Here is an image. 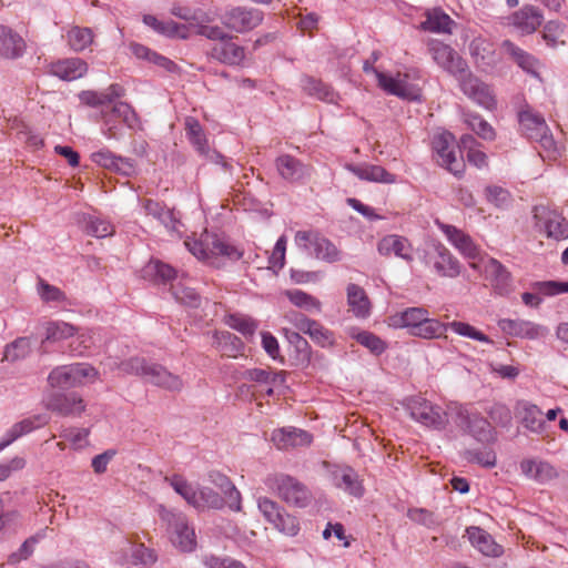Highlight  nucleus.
Wrapping results in <instances>:
<instances>
[{
	"label": "nucleus",
	"mask_w": 568,
	"mask_h": 568,
	"mask_svg": "<svg viewBox=\"0 0 568 568\" xmlns=\"http://www.w3.org/2000/svg\"><path fill=\"white\" fill-rule=\"evenodd\" d=\"M184 245L196 258L214 267L221 266V256L231 261H237L243 256V252L237 247L209 232H204L199 240H185Z\"/></svg>",
	"instance_id": "nucleus-1"
},
{
	"label": "nucleus",
	"mask_w": 568,
	"mask_h": 568,
	"mask_svg": "<svg viewBox=\"0 0 568 568\" xmlns=\"http://www.w3.org/2000/svg\"><path fill=\"white\" fill-rule=\"evenodd\" d=\"M119 368L123 373L141 376L149 383L168 390L178 392L183 387V382L178 375L172 374L162 365L148 363L144 358H129L121 362Z\"/></svg>",
	"instance_id": "nucleus-2"
},
{
	"label": "nucleus",
	"mask_w": 568,
	"mask_h": 568,
	"mask_svg": "<svg viewBox=\"0 0 568 568\" xmlns=\"http://www.w3.org/2000/svg\"><path fill=\"white\" fill-rule=\"evenodd\" d=\"M265 484L288 506L305 508L313 500V494L308 487L291 475H270Z\"/></svg>",
	"instance_id": "nucleus-3"
},
{
	"label": "nucleus",
	"mask_w": 568,
	"mask_h": 568,
	"mask_svg": "<svg viewBox=\"0 0 568 568\" xmlns=\"http://www.w3.org/2000/svg\"><path fill=\"white\" fill-rule=\"evenodd\" d=\"M159 516L166 524L172 544L184 552L196 548L194 528L190 527L186 516L181 511L159 507Z\"/></svg>",
	"instance_id": "nucleus-4"
},
{
	"label": "nucleus",
	"mask_w": 568,
	"mask_h": 568,
	"mask_svg": "<svg viewBox=\"0 0 568 568\" xmlns=\"http://www.w3.org/2000/svg\"><path fill=\"white\" fill-rule=\"evenodd\" d=\"M518 122L527 139L538 142L549 154L557 151L556 142L541 114L530 106H525L518 112Z\"/></svg>",
	"instance_id": "nucleus-5"
},
{
	"label": "nucleus",
	"mask_w": 568,
	"mask_h": 568,
	"mask_svg": "<svg viewBox=\"0 0 568 568\" xmlns=\"http://www.w3.org/2000/svg\"><path fill=\"white\" fill-rule=\"evenodd\" d=\"M295 244L313 254L316 258L327 263H334L341 260V252L326 237L315 231H297L294 237Z\"/></svg>",
	"instance_id": "nucleus-6"
},
{
	"label": "nucleus",
	"mask_w": 568,
	"mask_h": 568,
	"mask_svg": "<svg viewBox=\"0 0 568 568\" xmlns=\"http://www.w3.org/2000/svg\"><path fill=\"white\" fill-rule=\"evenodd\" d=\"M432 148L440 166L446 168L454 175H460L464 172L465 165L463 159L457 158L456 140L450 132L435 133L432 139Z\"/></svg>",
	"instance_id": "nucleus-7"
},
{
	"label": "nucleus",
	"mask_w": 568,
	"mask_h": 568,
	"mask_svg": "<svg viewBox=\"0 0 568 568\" xmlns=\"http://www.w3.org/2000/svg\"><path fill=\"white\" fill-rule=\"evenodd\" d=\"M410 417L424 426L444 429L448 424V414L440 406L423 397H413L407 403Z\"/></svg>",
	"instance_id": "nucleus-8"
},
{
	"label": "nucleus",
	"mask_w": 568,
	"mask_h": 568,
	"mask_svg": "<svg viewBox=\"0 0 568 568\" xmlns=\"http://www.w3.org/2000/svg\"><path fill=\"white\" fill-rule=\"evenodd\" d=\"M427 47L436 64L452 74L456 80L468 70L466 60L449 44L434 39L428 42Z\"/></svg>",
	"instance_id": "nucleus-9"
},
{
	"label": "nucleus",
	"mask_w": 568,
	"mask_h": 568,
	"mask_svg": "<svg viewBox=\"0 0 568 568\" xmlns=\"http://www.w3.org/2000/svg\"><path fill=\"white\" fill-rule=\"evenodd\" d=\"M263 19L264 13L260 9L233 7L224 12L222 23L231 31L245 33L258 27Z\"/></svg>",
	"instance_id": "nucleus-10"
},
{
	"label": "nucleus",
	"mask_w": 568,
	"mask_h": 568,
	"mask_svg": "<svg viewBox=\"0 0 568 568\" xmlns=\"http://www.w3.org/2000/svg\"><path fill=\"white\" fill-rule=\"evenodd\" d=\"M532 212L536 227L547 237L557 241L568 237V221L560 213L545 205H536Z\"/></svg>",
	"instance_id": "nucleus-11"
},
{
	"label": "nucleus",
	"mask_w": 568,
	"mask_h": 568,
	"mask_svg": "<svg viewBox=\"0 0 568 568\" xmlns=\"http://www.w3.org/2000/svg\"><path fill=\"white\" fill-rule=\"evenodd\" d=\"M425 262L433 266L437 275L455 278L460 274V263L442 243L433 244L426 251Z\"/></svg>",
	"instance_id": "nucleus-12"
},
{
	"label": "nucleus",
	"mask_w": 568,
	"mask_h": 568,
	"mask_svg": "<svg viewBox=\"0 0 568 568\" xmlns=\"http://www.w3.org/2000/svg\"><path fill=\"white\" fill-rule=\"evenodd\" d=\"M378 87L386 93L407 100H419L420 88L409 81V74L397 73L395 77L378 74Z\"/></svg>",
	"instance_id": "nucleus-13"
},
{
	"label": "nucleus",
	"mask_w": 568,
	"mask_h": 568,
	"mask_svg": "<svg viewBox=\"0 0 568 568\" xmlns=\"http://www.w3.org/2000/svg\"><path fill=\"white\" fill-rule=\"evenodd\" d=\"M460 90L477 104L485 109H493L496 104L490 88L475 77L468 69L457 79Z\"/></svg>",
	"instance_id": "nucleus-14"
},
{
	"label": "nucleus",
	"mask_w": 568,
	"mask_h": 568,
	"mask_svg": "<svg viewBox=\"0 0 568 568\" xmlns=\"http://www.w3.org/2000/svg\"><path fill=\"white\" fill-rule=\"evenodd\" d=\"M460 90L477 104L485 109H493L496 104L490 88L475 77L468 69L457 79Z\"/></svg>",
	"instance_id": "nucleus-15"
},
{
	"label": "nucleus",
	"mask_w": 568,
	"mask_h": 568,
	"mask_svg": "<svg viewBox=\"0 0 568 568\" xmlns=\"http://www.w3.org/2000/svg\"><path fill=\"white\" fill-rule=\"evenodd\" d=\"M483 272L485 278L490 283L497 294L508 295L513 292L511 274L498 260L494 257L487 258Z\"/></svg>",
	"instance_id": "nucleus-16"
},
{
	"label": "nucleus",
	"mask_w": 568,
	"mask_h": 568,
	"mask_svg": "<svg viewBox=\"0 0 568 568\" xmlns=\"http://www.w3.org/2000/svg\"><path fill=\"white\" fill-rule=\"evenodd\" d=\"M111 115L121 119L129 128H134L138 124L136 113L131 105L125 102H116L113 104L110 113L102 111V133L108 139H115L118 136L116 125L112 122Z\"/></svg>",
	"instance_id": "nucleus-17"
},
{
	"label": "nucleus",
	"mask_w": 568,
	"mask_h": 568,
	"mask_svg": "<svg viewBox=\"0 0 568 568\" xmlns=\"http://www.w3.org/2000/svg\"><path fill=\"white\" fill-rule=\"evenodd\" d=\"M376 248L379 255L385 257H389L392 254H394L396 257H399L408 263L414 260L413 246L409 240L398 234H388L383 236L377 242Z\"/></svg>",
	"instance_id": "nucleus-18"
},
{
	"label": "nucleus",
	"mask_w": 568,
	"mask_h": 568,
	"mask_svg": "<svg viewBox=\"0 0 568 568\" xmlns=\"http://www.w3.org/2000/svg\"><path fill=\"white\" fill-rule=\"evenodd\" d=\"M498 327L507 335L520 338L536 339L547 334V328L526 320L501 318Z\"/></svg>",
	"instance_id": "nucleus-19"
},
{
	"label": "nucleus",
	"mask_w": 568,
	"mask_h": 568,
	"mask_svg": "<svg viewBox=\"0 0 568 568\" xmlns=\"http://www.w3.org/2000/svg\"><path fill=\"white\" fill-rule=\"evenodd\" d=\"M141 204L146 215H151L158 220L169 232L181 235V227L183 225L175 216L173 210L152 199L142 200Z\"/></svg>",
	"instance_id": "nucleus-20"
},
{
	"label": "nucleus",
	"mask_w": 568,
	"mask_h": 568,
	"mask_svg": "<svg viewBox=\"0 0 568 568\" xmlns=\"http://www.w3.org/2000/svg\"><path fill=\"white\" fill-rule=\"evenodd\" d=\"M49 418L45 415H33L13 424L0 439V452L11 445L20 437L30 434L31 432L45 426Z\"/></svg>",
	"instance_id": "nucleus-21"
},
{
	"label": "nucleus",
	"mask_w": 568,
	"mask_h": 568,
	"mask_svg": "<svg viewBox=\"0 0 568 568\" xmlns=\"http://www.w3.org/2000/svg\"><path fill=\"white\" fill-rule=\"evenodd\" d=\"M439 230L447 240L467 258L476 260L480 256L479 247L471 237L454 225L438 223Z\"/></svg>",
	"instance_id": "nucleus-22"
},
{
	"label": "nucleus",
	"mask_w": 568,
	"mask_h": 568,
	"mask_svg": "<svg viewBox=\"0 0 568 568\" xmlns=\"http://www.w3.org/2000/svg\"><path fill=\"white\" fill-rule=\"evenodd\" d=\"M88 63L81 58H67L54 61L49 65L50 74L63 80L74 81L88 72Z\"/></svg>",
	"instance_id": "nucleus-23"
},
{
	"label": "nucleus",
	"mask_w": 568,
	"mask_h": 568,
	"mask_svg": "<svg viewBox=\"0 0 568 568\" xmlns=\"http://www.w3.org/2000/svg\"><path fill=\"white\" fill-rule=\"evenodd\" d=\"M544 16L541 11L530 4H526L509 17V22L524 34L535 32L541 26Z\"/></svg>",
	"instance_id": "nucleus-24"
},
{
	"label": "nucleus",
	"mask_w": 568,
	"mask_h": 568,
	"mask_svg": "<svg viewBox=\"0 0 568 568\" xmlns=\"http://www.w3.org/2000/svg\"><path fill=\"white\" fill-rule=\"evenodd\" d=\"M275 166L281 178L291 183L301 182L311 174L307 165L290 154L280 155Z\"/></svg>",
	"instance_id": "nucleus-25"
},
{
	"label": "nucleus",
	"mask_w": 568,
	"mask_h": 568,
	"mask_svg": "<svg viewBox=\"0 0 568 568\" xmlns=\"http://www.w3.org/2000/svg\"><path fill=\"white\" fill-rule=\"evenodd\" d=\"M271 440L278 449H288L292 447L310 445L312 442V435L300 428L283 427L273 430Z\"/></svg>",
	"instance_id": "nucleus-26"
},
{
	"label": "nucleus",
	"mask_w": 568,
	"mask_h": 568,
	"mask_svg": "<svg viewBox=\"0 0 568 568\" xmlns=\"http://www.w3.org/2000/svg\"><path fill=\"white\" fill-rule=\"evenodd\" d=\"M346 169L363 181L384 184H393L396 182V175L389 173L381 165L368 163L347 164Z\"/></svg>",
	"instance_id": "nucleus-27"
},
{
	"label": "nucleus",
	"mask_w": 568,
	"mask_h": 568,
	"mask_svg": "<svg viewBox=\"0 0 568 568\" xmlns=\"http://www.w3.org/2000/svg\"><path fill=\"white\" fill-rule=\"evenodd\" d=\"M26 51L23 38L11 28L0 26V57L4 59H19Z\"/></svg>",
	"instance_id": "nucleus-28"
},
{
	"label": "nucleus",
	"mask_w": 568,
	"mask_h": 568,
	"mask_svg": "<svg viewBox=\"0 0 568 568\" xmlns=\"http://www.w3.org/2000/svg\"><path fill=\"white\" fill-rule=\"evenodd\" d=\"M518 415L520 423L529 432L536 435H544L546 433L547 425L542 418V412L537 405L529 402H519Z\"/></svg>",
	"instance_id": "nucleus-29"
},
{
	"label": "nucleus",
	"mask_w": 568,
	"mask_h": 568,
	"mask_svg": "<svg viewBox=\"0 0 568 568\" xmlns=\"http://www.w3.org/2000/svg\"><path fill=\"white\" fill-rule=\"evenodd\" d=\"M501 49L525 72L538 78L539 61L532 54L516 45L510 40H504Z\"/></svg>",
	"instance_id": "nucleus-30"
},
{
	"label": "nucleus",
	"mask_w": 568,
	"mask_h": 568,
	"mask_svg": "<svg viewBox=\"0 0 568 568\" xmlns=\"http://www.w3.org/2000/svg\"><path fill=\"white\" fill-rule=\"evenodd\" d=\"M47 407L61 416L78 415L84 410L83 399L75 393L53 395Z\"/></svg>",
	"instance_id": "nucleus-31"
},
{
	"label": "nucleus",
	"mask_w": 568,
	"mask_h": 568,
	"mask_svg": "<svg viewBox=\"0 0 568 568\" xmlns=\"http://www.w3.org/2000/svg\"><path fill=\"white\" fill-rule=\"evenodd\" d=\"M185 131L189 141L200 155L210 160H216L221 158V155L215 151L210 150L204 130L197 120L194 118H187L185 121Z\"/></svg>",
	"instance_id": "nucleus-32"
},
{
	"label": "nucleus",
	"mask_w": 568,
	"mask_h": 568,
	"mask_svg": "<svg viewBox=\"0 0 568 568\" xmlns=\"http://www.w3.org/2000/svg\"><path fill=\"white\" fill-rule=\"evenodd\" d=\"M466 534L470 544L483 555L498 557L503 554V547L494 540L490 534L480 527H468Z\"/></svg>",
	"instance_id": "nucleus-33"
},
{
	"label": "nucleus",
	"mask_w": 568,
	"mask_h": 568,
	"mask_svg": "<svg viewBox=\"0 0 568 568\" xmlns=\"http://www.w3.org/2000/svg\"><path fill=\"white\" fill-rule=\"evenodd\" d=\"M521 473L529 479L546 484L557 477L555 467L545 460L524 459L520 463Z\"/></svg>",
	"instance_id": "nucleus-34"
},
{
	"label": "nucleus",
	"mask_w": 568,
	"mask_h": 568,
	"mask_svg": "<svg viewBox=\"0 0 568 568\" xmlns=\"http://www.w3.org/2000/svg\"><path fill=\"white\" fill-rule=\"evenodd\" d=\"M334 485L354 497L364 495V487L358 474L351 467H343L333 473Z\"/></svg>",
	"instance_id": "nucleus-35"
},
{
	"label": "nucleus",
	"mask_w": 568,
	"mask_h": 568,
	"mask_svg": "<svg viewBox=\"0 0 568 568\" xmlns=\"http://www.w3.org/2000/svg\"><path fill=\"white\" fill-rule=\"evenodd\" d=\"M348 311L354 316L365 318L371 312V302L363 287L357 284L351 283L346 288Z\"/></svg>",
	"instance_id": "nucleus-36"
},
{
	"label": "nucleus",
	"mask_w": 568,
	"mask_h": 568,
	"mask_svg": "<svg viewBox=\"0 0 568 568\" xmlns=\"http://www.w3.org/2000/svg\"><path fill=\"white\" fill-rule=\"evenodd\" d=\"M212 57L223 63L237 65L244 60V48L226 39L212 48Z\"/></svg>",
	"instance_id": "nucleus-37"
},
{
	"label": "nucleus",
	"mask_w": 568,
	"mask_h": 568,
	"mask_svg": "<svg viewBox=\"0 0 568 568\" xmlns=\"http://www.w3.org/2000/svg\"><path fill=\"white\" fill-rule=\"evenodd\" d=\"M428 315L429 312L424 307H408L392 316L390 321L392 325L406 328L408 334H410Z\"/></svg>",
	"instance_id": "nucleus-38"
},
{
	"label": "nucleus",
	"mask_w": 568,
	"mask_h": 568,
	"mask_svg": "<svg viewBox=\"0 0 568 568\" xmlns=\"http://www.w3.org/2000/svg\"><path fill=\"white\" fill-rule=\"evenodd\" d=\"M212 345L226 357H236L243 349L242 341L227 331H215Z\"/></svg>",
	"instance_id": "nucleus-39"
},
{
	"label": "nucleus",
	"mask_w": 568,
	"mask_h": 568,
	"mask_svg": "<svg viewBox=\"0 0 568 568\" xmlns=\"http://www.w3.org/2000/svg\"><path fill=\"white\" fill-rule=\"evenodd\" d=\"M175 275L176 271L160 260H151L141 270V276L153 283H166L173 280Z\"/></svg>",
	"instance_id": "nucleus-40"
},
{
	"label": "nucleus",
	"mask_w": 568,
	"mask_h": 568,
	"mask_svg": "<svg viewBox=\"0 0 568 568\" xmlns=\"http://www.w3.org/2000/svg\"><path fill=\"white\" fill-rule=\"evenodd\" d=\"M301 84L303 91L308 95L328 103H336L338 98L337 93H335L334 90L323 81L305 75L301 79Z\"/></svg>",
	"instance_id": "nucleus-41"
},
{
	"label": "nucleus",
	"mask_w": 568,
	"mask_h": 568,
	"mask_svg": "<svg viewBox=\"0 0 568 568\" xmlns=\"http://www.w3.org/2000/svg\"><path fill=\"white\" fill-rule=\"evenodd\" d=\"M454 21L450 17L440 9H433L427 12L426 20L422 23L424 30L438 32V33H452V27Z\"/></svg>",
	"instance_id": "nucleus-42"
},
{
	"label": "nucleus",
	"mask_w": 568,
	"mask_h": 568,
	"mask_svg": "<svg viewBox=\"0 0 568 568\" xmlns=\"http://www.w3.org/2000/svg\"><path fill=\"white\" fill-rule=\"evenodd\" d=\"M447 329L448 325L446 323H442L436 318H430L428 315L427 318L422 322L409 335L425 339H434L446 337L445 333Z\"/></svg>",
	"instance_id": "nucleus-43"
},
{
	"label": "nucleus",
	"mask_w": 568,
	"mask_h": 568,
	"mask_svg": "<svg viewBox=\"0 0 568 568\" xmlns=\"http://www.w3.org/2000/svg\"><path fill=\"white\" fill-rule=\"evenodd\" d=\"M290 302L298 308L308 313H320L322 308L321 302L311 294L301 290H291L286 292Z\"/></svg>",
	"instance_id": "nucleus-44"
},
{
	"label": "nucleus",
	"mask_w": 568,
	"mask_h": 568,
	"mask_svg": "<svg viewBox=\"0 0 568 568\" xmlns=\"http://www.w3.org/2000/svg\"><path fill=\"white\" fill-rule=\"evenodd\" d=\"M48 382L52 387L71 388L75 387V375L72 364L63 365L54 368L48 377Z\"/></svg>",
	"instance_id": "nucleus-45"
},
{
	"label": "nucleus",
	"mask_w": 568,
	"mask_h": 568,
	"mask_svg": "<svg viewBox=\"0 0 568 568\" xmlns=\"http://www.w3.org/2000/svg\"><path fill=\"white\" fill-rule=\"evenodd\" d=\"M70 48L80 52L88 48L93 41V32L90 28L72 27L67 33Z\"/></svg>",
	"instance_id": "nucleus-46"
},
{
	"label": "nucleus",
	"mask_w": 568,
	"mask_h": 568,
	"mask_svg": "<svg viewBox=\"0 0 568 568\" xmlns=\"http://www.w3.org/2000/svg\"><path fill=\"white\" fill-rule=\"evenodd\" d=\"M471 57L477 63L489 64L493 61V43L484 38H475L469 45Z\"/></svg>",
	"instance_id": "nucleus-47"
},
{
	"label": "nucleus",
	"mask_w": 568,
	"mask_h": 568,
	"mask_svg": "<svg viewBox=\"0 0 568 568\" xmlns=\"http://www.w3.org/2000/svg\"><path fill=\"white\" fill-rule=\"evenodd\" d=\"M224 506V498L210 487H201L196 493V504L194 508H214L220 509Z\"/></svg>",
	"instance_id": "nucleus-48"
},
{
	"label": "nucleus",
	"mask_w": 568,
	"mask_h": 568,
	"mask_svg": "<svg viewBox=\"0 0 568 568\" xmlns=\"http://www.w3.org/2000/svg\"><path fill=\"white\" fill-rule=\"evenodd\" d=\"M465 123L484 140L493 141L496 136L493 126L478 114L466 113Z\"/></svg>",
	"instance_id": "nucleus-49"
},
{
	"label": "nucleus",
	"mask_w": 568,
	"mask_h": 568,
	"mask_svg": "<svg viewBox=\"0 0 568 568\" xmlns=\"http://www.w3.org/2000/svg\"><path fill=\"white\" fill-rule=\"evenodd\" d=\"M304 334L308 335L321 347H328L335 343L334 333L315 320H313L310 328Z\"/></svg>",
	"instance_id": "nucleus-50"
},
{
	"label": "nucleus",
	"mask_w": 568,
	"mask_h": 568,
	"mask_svg": "<svg viewBox=\"0 0 568 568\" xmlns=\"http://www.w3.org/2000/svg\"><path fill=\"white\" fill-rule=\"evenodd\" d=\"M77 333V328L65 322H50L45 328V339L51 342H58L73 337Z\"/></svg>",
	"instance_id": "nucleus-51"
},
{
	"label": "nucleus",
	"mask_w": 568,
	"mask_h": 568,
	"mask_svg": "<svg viewBox=\"0 0 568 568\" xmlns=\"http://www.w3.org/2000/svg\"><path fill=\"white\" fill-rule=\"evenodd\" d=\"M465 432L480 442L489 440L493 437L490 423L479 413H476Z\"/></svg>",
	"instance_id": "nucleus-52"
},
{
	"label": "nucleus",
	"mask_w": 568,
	"mask_h": 568,
	"mask_svg": "<svg viewBox=\"0 0 568 568\" xmlns=\"http://www.w3.org/2000/svg\"><path fill=\"white\" fill-rule=\"evenodd\" d=\"M165 480L170 483L171 487L182 496L186 503L194 507L196 504L197 489L193 488L182 476L174 475L172 477H165Z\"/></svg>",
	"instance_id": "nucleus-53"
},
{
	"label": "nucleus",
	"mask_w": 568,
	"mask_h": 568,
	"mask_svg": "<svg viewBox=\"0 0 568 568\" xmlns=\"http://www.w3.org/2000/svg\"><path fill=\"white\" fill-rule=\"evenodd\" d=\"M30 352V341L26 337H20L6 346L3 358L8 362H16L27 357Z\"/></svg>",
	"instance_id": "nucleus-54"
},
{
	"label": "nucleus",
	"mask_w": 568,
	"mask_h": 568,
	"mask_svg": "<svg viewBox=\"0 0 568 568\" xmlns=\"http://www.w3.org/2000/svg\"><path fill=\"white\" fill-rule=\"evenodd\" d=\"M172 295L176 302L186 305L189 307H199L201 304V296L195 292L194 288L176 284L171 286Z\"/></svg>",
	"instance_id": "nucleus-55"
},
{
	"label": "nucleus",
	"mask_w": 568,
	"mask_h": 568,
	"mask_svg": "<svg viewBox=\"0 0 568 568\" xmlns=\"http://www.w3.org/2000/svg\"><path fill=\"white\" fill-rule=\"evenodd\" d=\"M447 325L448 328L453 329L458 335L469 337L478 342L493 344V341L487 335H485L484 333H481L480 331H478L468 323L454 321L447 323Z\"/></svg>",
	"instance_id": "nucleus-56"
},
{
	"label": "nucleus",
	"mask_w": 568,
	"mask_h": 568,
	"mask_svg": "<svg viewBox=\"0 0 568 568\" xmlns=\"http://www.w3.org/2000/svg\"><path fill=\"white\" fill-rule=\"evenodd\" d=\"M129 550L131 554V564L149 566L153 565L158 556L154 550L145 547L144 545H130Z\"/></svg>",
	"instance_id": "nucleus-57"
},
{
	"label": "nucleus",
	"mask_w": 568,
	"mask_h": 568,
	"mask_svg": "<svg viewBox=\"0 0 568 568\" xmlns=\"http://www.w3.org/2000/svg\"><path fill=\"white\" fill-rule=\"evenodd\" d=\"M85 231L88 234L103 239L113 234L114 229L110 222L98 216H89Z\"/></svg>",
	"instance_id": "nucleus-58"
},
{
	"label": "nucleus",
	"mask_w": 568,
	"mask_h": 568,
	"mask_svg": "<svg viewBox=\"0 0 568 568\" xmlns=\"http://www.w3.org/2000/svg\"><path fill=\"white\" fill-rule=\"evenodd\" d=\"M143 22L161 34L168 37L179 34L180 26L174 21H160L154 16L145 14L143 17Z\"/></svg>",
	"instance_id": "nucleus-59"
},
{
	"label": "nucleus",
	"mask_w": 568,
	"mask_h": 568,
	"mask_svg": "<svg viewBox=\"0 0 568 568\" xmlns=\"http://www.w3.org/2000/svg\"><path fill=\"white\" fill-rule=\"evenodd\" d=\"M88 428L64 427L60 433V437L68 440L75 449L82 448L88 444Z\"/></svg>",
	"instance_id": "nucleus-60"
},
{
	"label": "nucleus",
	"mask_w": 568,
	"mask_h": 568,
	"mask_svg": "<svg viewBox=\"0 0 568 568\" xmlns=\"http://www.w3.org/2000/svg\"><path fill=\"white\" fill-rule=\"evenodd\" d=\"M202 564L206 568H246V566L229 556L204 555Z\"/></svg>",
	"instance_id": "nucleus-61"
},
{
	"label": "nucleus",
	"mask_w": 568,
	"mask_h": 568,
	"mask_svg": "<svg viewBox=\"0 0 568 568\" xmlns=\"http://www.w3.org/2000/svg\"><path fill=\"white\" fill-rule=\"evenodd\" d=\"M226 324L244 336H252L257 328V324L251 317L242 315H230Z\"/></svg>",
	"instance_id": "nucleus-62"
},
{
	"label": "nucleus",
	"mask_w": 568,
	"mask_h": 568,
	"mask_svg": "<svg viewBox=\"0 0 568 568\" xmlns=\"http://www.w3.org/2000/svg\"><path fill=\"white\" fill-rule=\"evenodd\" d=\"M354 338L375 355H379L386 349L385 342L371 332H359L354 335Z\"/></svg>",
	"instance_id": "nucleus-63"
},
{
	"label": "nucleus",
	"mask_w": 568,
	"mask_h": 568,
	"mask_svg": "<svg viewBox=\"0 0 568 568\" xmlns=\"http://www.w3.org/2000/svg\"><path fill=\"white\" fill-rule=\"evenodd\" d=\"M257 507L265 520L271 525H273L274 521L278 519V516L284 510V508L281 507L276 501L267 497L260 498L257 501Z\"/></svg>",
	"instance_id": "nucleus-64"
}]
</instances>
